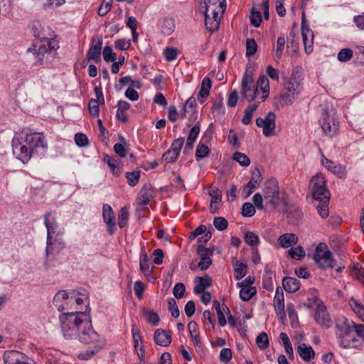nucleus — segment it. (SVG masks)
<instances>
[{"instance_id":"1","label":"nucleus","mask_w":364,"mask_h":364,"mask_svg":"<svg viewBox=\"0 0 364 364\" xmlns=\"http://www.w3.org/2000/svg\"><path fill=\"white\" fill-rule=\"evenodd\" d=\"M59 321L65 339H77L85 344L99 341V334L93 329L90 315L85 312L63 313Z\"/></svg>"},{"instance_id":"2","label":"nucleus","mask_w":364,"mask_h":364,"mask_svg":"<svg viewBox=\"0 0 364 364\" xmlns=\"http://www.w3.org/2000/svg\"><path fill=\"white\" fill-rule=\"evenodd\" d=\"M12 147L16 157L23 163H27L34 155H43L47 149V143L42 133H26L23 141L14 137Z\"/></svg>"},{"instance_id":"3","label":"nucleus","mask_w":364,"mask_h":364,"mask_svg":"<svg viewBox=\"0 0 364 364\" xmlns=\"http://www.w3.org/2000/svg\"><path fill=\"white\" fill-rule=\"evenodd\" d=\"M226 9L225 0H202L198 12L203 15L206 29L213 33L218 30L220 18Z\"/></svg>"},{"instance_id":"4","label":"nucleus","mask_w":364,"mask_h":364,"mask_svg":"<svg viewBox=\"0 0 364 364\" xmlns=\"http://www.w3.org/2000/svg\"><path fill=\"white\" fill-rule=\"evenodd\" d=\"M58 48V42L55 39L42 38L38 44L28 48L27 53L33 55L35 66H47L56 58Z\"/></svg>"},{"instance_id":"5","label":"nucleus","mask_w":364,"mask_h":364,"mask_svg":"<svg viewBox=\"0 0 364 364\" xmlns=\"http://www.w3.org/2000/svg\"><path fill=\"white\" fill-rule=\"evenodd\" d=\"M355 323L345 317L338 318L336 323V334L338 342L343 348H355L358 346L353 327Z\"/></svg>"},{"instance_id":"6","label":"nucleus","mask_w":364,"mask_h":364,"mask_svg":"<svg viewBox=\"0 0 364 364\" xmlns=\"http://www.w3.org/2000/svg\"><path fill=\"white\" fill-rule=\"evenodd\" d=\"M263 195L267 204H269L273 209H276L280 203L287 204L284 194L279 191L276 178H269L264 183Z\"/></svg>"},{"instance_id":"7","label":"nucleus","mask_w":364,"mask_h":364,"mask_svg":"<svg viewBox=\"0 0 364 364\" xmlns=\"http://www.w3.org/2000/svg\"><path fill=\"white\" fill-rule=\"evenodd\" d=\"M301 90L299 78L294 73H292L290 78L287 79L284 85V88L280 94V100L283 105L292 104Z\"/></svg>"},{"instance_id":"8","label":"nucleus","mask_w":364,"mask_h":364,"mask_svg":"<svg viewBox=\"0 0 364 364\" xmlns=\"http://www.w3.org/2000/svg\"><path fill=\"white\" fill-rule=\"evenodd\" d=\"M320 123L326 135L333 137L338 134L340 122L333 109H323Z\"/></svg>"},{"instance_id":"9","label":"nucleus","mask_w":364,"mask_h":364,"mask_svg":"<svg viewBox=\"0 0 364 364\" xmlns=\"http://www.w3.org/2000/svg\"><path fill=\"white\" fill-rule=\"evenodd\" d=\"M310 183L312 196L315 200L325 199L326 201H329L330 192L326 188V182L321 173H317L313 176Z\"/></svg>"},{"instance_id":"10","label":"nucleus","mask_w":364,"mask_h":364,"mask_svg":"<svg viewBox=\"0 0 364 364\" xmlns=\"http://www.w3.org/2000/svg\"><path fill=\"white\" fill-rule=\"evenodd\" d=\"M241 87V94L247 101L251 102L257 97V88L255 87L252 71H245L242 76Z\"/></svg>"},{"instance_id":"11","label":"nucleus","mask_w":364,"mask_h":364,"mask_svg":"<svg viewBox=\"0 0 364 364\" xmlns=\"http://www.w3.org/2000/svg\"><path fill=\"white\" fill-rule=\"evenodd\" d=\"M65 247V241L60 237H52L50 241L46 238V247L45 250L44 268L48 270L50 267L49 257L52 255H58Z\"/></svg>"},{"instance_id":"12","label":"nucleus","mask_w":364,"mask_h":364,"mask_svg":"<svg viewBox=\"0 0 364 364\" xmlns=\"http://www.w3.org/2000/svg\"><path fill=\"white\" fill-rule=\"evenodd\" d=\"M314 260L321 268L333 267L334 261L332 258V253L330 250H326V245L324 244L321 243L316 247Z\"/></svg>"},{"instance_id":"13","label":"nucleus","mask_w":364,"mask_h":364,"mask_svg":"<svg viewBox=\"0 0 364 364\" xmlns=\"http://www.w3.org/2000/svg\"><path fill=\"white\" fill-rule=\"evenodd\" d=\"M44 224L47 230L46 238H48V241H50L53 236L61 237L64 235V228L60 227L55 213L46 212L45 213Z\"/></svg>"},{"instance_id":"14","label":"nucleus","mask_w":364,"mask_h":364,"mask_svg":"<svg viewBox=\"0 0 364 364\" xmlns=\"http://www.w3.org/2000/svg\"><path fill=\"white\" fill-rule=\"evenodd\" d=\"M276 115L273 112H269L264 118L258 117L256 119V125L263 129V134L267 136L275 134L274 129Z\"/></svg>"},{"instance_id":"15","label":"nucleus","mask_w":364,"mask_h":364,"mask_svg":"<svg viewBox=\"0 0 364 364\" xmlns=\"http://www.w3.org/2000/svg\"><path fill=\"white\" fill-rule=\"evenodd\" d=\"M317 301L320 306L316 309L314 319L316 323L323 328H328L332 325V321L327 311L326 307L323 305L322 301L319 299H314Z\"/></svg>"},{"instance_id":"16","label":"nucleus","mask_w":364,"mask_h":364,"mask_svg":"<svg viewBox=\"0 0 364 364\" xmlns=\"http://www.w3.org/2000/svg\"><path fill=\"white\" fill-rule=\"evenodd\" d=\"M70 291L60 290L53 297V303L59 311L72 309Z\"/></svg>"},{"instance_id":"17","label":"nucleus","mask_w":364,"mask_h":364,"mask_svg":"<svg viewBox=\"0 0 364 364\" xmlns=\"http://www.w3.org/2000/svg\"><path fill=\"white\" fill-rule=\"evenodd\" d=\"M4 364H32V361L23 353L16 351H6L4 354Z\"/></svg>"},{"instance_id":"18","label":"nucleus","mask_w":364,"mask_h":364,"mask_svg":"<svg viewBox=\"0 0 364 364\" xmlns=\"http://www.w3.org/2000/svg\"><path fill=\"white\" fill-rule=\"evenodd\" d=\"M102 47V39L99 38L97 40L92 39L89 50L86 54V60L87 61L93 60L95 63L100 62V55Z\"/></svg>"},{"instance_id":"19","label":"nucleus","mask_w":364,"mask_h":364,"mask_svg":"<svg viewBox=\"0 0 364 364\" xmlns=\"http://www.w3.org/2000/svg\"><path fill=\"white\" fill-rule=\"evenodd\" d=\"M102 217L107 224L108 233L110 235H113L116 231V223L113 210L109 204L103 205Z\"/></svg>"},{"instance_id":"20","label":"nucleus","mask_w":364,"mask_h":364,"mask_svg":"<svg viewBox=\"0 0 364 364\" xmlns=\"http://www.w3.org/2000/svg\"><path fill=\"white\" fill-rule=\"evenodd\" d=\"M274 306L277 315L281 319H283L286 316L284 311V297L282 290L279 287L276 289L274 298Z\"/></svg>"},{"instance_id":"21","label":"nucleus","mask_w":364,"mask_h":364,"mask_svg":"<svg viewBox=\"0 0 364 364\" xmlns=\"http://www.w3.org/2000/svg\"><path fill=\"white\" fill-rule=\"evenodd\" d=\"M154 339L157 345L166 347L171 343V332L162 328H158L154 332Z\"/></svg>"},{"instance_id":"22","label":"nucleus","mask_w":364,"mask_h":364,"mask_svg":"<svg viewBox=\"0 0 364 364\" xmlns=\"http://www.w3.org/2000/svg\"><path fill=\"white\" fill-rule=\"evenodd\" d=\"M153 192L151 185H144L138 196V205L140 206L146 205L149 203L151 198L154 197Z\"/></svg>"},{"instance_id":"23","label":"nucleus","mask_w":364,"mask_h":364,"mask_svg":"<svg viewBox=\"0 0 364 364\" xmlns=\"http://www.w3.org/2000/svg\"><path fill=\"white\" fill-rule=\"evenodd\" d=\"M237 284L240 287V298L244 301L250 300L257 293L255 287L245 285V282H238Z\"/></svg>"},{"instance_id":"24","label":"nucleus","mask_w":364,"mask_h":364,"mask_svg":"<svg viewBox=\"0 0 364 364\" xmlns=\"http://www.w3.org/2000/svg\"><path fill=\"white\" fill-rule=\"evenodd\" d=\"M257 91L260 90L262 92V95L260 97L262 101H265L269 96V82L268 78L265 75L259 76L257 82Z\"/></svg>"},{"instance_id":"25","label":"nucleus","mask_w":364,"mask_h":364,"mask_svg":"<svg viewBox=\"0 0 364 364\" xmlns=\"http://www.w3.org/2000/svg\"><path fill=\"white\" fill-rule=\"evenodd\" d=\"M322 164L328 171L337 175L339 178H343L345 176V168L341 165H336L333 161L326 158L322 160Z\"/></svg>"},{"instance_id":"26","label":"nucleus","mask_w":364,"mask_h":364,"mask_svg":"<svg viewBox=\"0 0 364 364\" xmlns=\"http://www.w3.org/2000/svg\"><path fill=\"white\" fill-rule=\"evenodd\" d=\"M282 285L287 292L294 293L299 289L301 284L296 278L285 277L282 280Z\"/></svg>"},{"instance_id":"27","label":"nucleus","mask_w":364,"mask_h":364,"mask_svg":"<svg viewBox=\"0 0 364 364\" xmlns=\"http://www.w3.org/2000/svg\"><path fill=\"white\" fill-rule=\"evenodd\" d=\"M196 285L193 288L195 294H200L205 290L206 288L212 285V280L210 277L205 276L204 277H197L196 278Z\"/></svg>"},{"instance_id":"28","label":"nucleus","mask_w":364,"mask_h":364,"mask_svg":"<svg viewBox=\"0 0 364 364\" xmlns=\"http://www.w3.org/2000/svg\"><path fill=\"white\" fill-rule=\"evenodd\" d=\"M117 111L116 118L117 120L126 123L128 121V117L125 111L130 108V104L124 100H119L117 103Z\"/></svg>"},{"instance_id":"29","label":"nucleus","mask_w":364,"mask_h":364,"mask_svg":"<svg viewBox=\"0 0 364 364\" xmlns=\"http://www.w3.org/2000/svg\"><path fill=\"white\" fill-rule=\"evenodd\" d=\"M297 352L300 357L306 362L312 360L315 356V352L311 346L301 343L298 346Z\"/></svg>"},{"instance_id":"30","label":"nucleus","mask_w":364,"mask_h":364,"mask_svg":"<svg viewBox=\"0 0 364 364\" xmlns=\"http://www.w3.org/2000/svg\"><path fill=\"white\" fill-rule=\"evenodd\" d=\"M298 237L293 233H285L278 238V242L282 247L287 248L295 245L298 242Z\"/></svg>"},{"instance_id":"31","label":"nucleus","mask_w":364,"mask_h":364,"mask_svg":"<svg viewBox=\"0 0 364 364\" xmlns=\"http://www.w3.org/2000/svg\"><path fill=\"white\" fill-rule=\"evenodd\" d=\"M93 343H95V346L93 349H87L84 351L80 352L78 354V358L80 360H89L94 355H95L100 349L102 348L104 346V342L103 341L100 340V337L99 336V341L98 342H94Z\"/></svg>"},{"instance_id":"32","label":"nucleus","mask_w":364,"mask_h":364,"mask_svg":"<svg viewBox=\"0 0 364 364\" xmlns=\"http://www.w3.org/2000/svg\"><path fill=\"white\" fill-rule=\"evenodd\" d=\"M200 133V126L199 124L194 125L190 130L186 143V148L183 150V153H186V149L191 150L194 146V143Z\"/></svg>"},{"instance_id":"33","label":"nucleus","mask_w":364,"mask_h":364,"mask_svg":"<svg viewBox=\"0 0 364 364\" xmlns=\"http://www.w3.org/2000/svg\"><path fill=\"white\" fill-rule=\"evenodd\" d=\"M161 32L166 36L171 35L175 28V21L172 18H164L160 23Z\"/></svg>"},{"instance_id":"34","label":"nucleus","mask_w":364,"mask_h":364,"mask_svg":"<svg viewBox=\"0 0 364 364\" xmlns=\"http://www.w3.org/2000/svg\"><path fill=\"white\" fill-rule=\"evenodd\" d=\"M235 272V278L237 280H240L243 278L247 274V264L244 262L235 260L232 262Z\"/></svg>"},{"instance_id":"35","label":"nucleus","mask_w":364,"mask_h":364,"mask_svg":"<svg viewBox=\"0 0 364 364\" xmlns=\"http://www.w3.org/2000/svg\"><path fill=\"white\" fill-rule=\"evenodd\" d=\"M103 161L110 168L114 175H119V173H121V169L119 165V162L118 161V160L114 159L112 156L108 154H105L103 157Z\"/></svg>"},{"instance_id":"36","label":"nucleus","mask_w":364,"mask_h":364,"mask_svg":"<svg viewBox=\"0 0 364 364\" xmlns=\"http://www.w3.org/2000/svg\"><path fill=\"white\" fill-rule=\"evenodd\" d=\"M79 295H80V294L78 292H76L75 291H70V296L73 299L72 301H71V306L73 308V306H76L75 311H80L79 309L80 308H79L78 306H81L84 305L85 303H87L86 306H87V305H88V301H87L88 297L87 296H85L84 298H80L78 296Z\"/></svg>"},{"instance_id":"37","label":"nucleus","mask_w":364,"mask_h":364,"mask_svg":"<svg viewBox=\"0 0 364 364\" xmlns=\"http://www.w3.org/2000/svg\"><path fill=\"white\" fill-rule=\"evenodd\" d=\"M245 242L251 247L257 248L259 244L260 240L259 236L253 231H247L244 235Z\"/></svg>"},{"instance_id":"38","label":"nucleus","mask_w":364,"mask_h":364,"mask_svg":"<svg viewBox=\"0 0 364 364\" xmlns=\"http://www.w3.org/2000/svg\"><path fill=\"white\" fill-rule=\"evenodd\" d=\"M119 142L114 145V151L121 158H124L127 154V151L125 148L127 146V141L122 135H119Z\"/></svg>"},{"instance_id":"39","label":"nucleus","mask_w":364,"mask_h":364,"mask_svg":"<svg viewBox=\"0 0 364 364\" xmlns=\"http://www.w3.org/2000/svg\"><path fill=\"white\" fill-rule=\"evenodd\" d=\"M258 107L257 103H254L248 106L245 111V114L242 119V124L247 125L251 123L253 112L257 109Z\"/></svg>"},{"instance_id":"40","label":"nucleus","mask_w":364,"mask_h":364,"mask_svg":"<svg viewBox=\"0 0 364 364\" xmlns=\"http://www.w3.org/2000/svg\"><path fill=\"white\" fill-rule=\"evenodd\" d=\"M212 86V81L209 77H204L202 84L200 90L199 92V95L201 97H207L210 93V89Z\"/></svg>"},{"instance_id":"41","label":"nucleus","mask_w":364,"mask_h":364,"mask_svg":"<svg viewBox=\"0 0 364 364\" xmlns=\"http://www.w3.org/2000/svg\"><path fill=\"white\" fill-rule=\"evenodd\" d=\"M232 159L244 167H247L250 164L249 157L246 154L239 151H237L233 154Z\"/></svg>"},{"instance_id":"42","label":"nucleus","mask_w":364,"mask_h":364,"mask_svg":"<svg viewBox=\"0 0 364 364\" xmlns=\"http://www.w3.org/2000/svg\"><path fill=\"white\" fill-rule=\"evenodd\" d=\"M144 316L146 318L147 322L151 323L154 326H156L159 322V315L152 310L144 309Z\"/></svg>"},{"instance_id":"43","label":"nucleus","mask_w":364,"mask_h":364,"mask_svg":"<svg viewBox=\"0 0 364 364\" xmlns=\"http://www.w3.org/2000/svg\"><path fill=\"white\" fill-rule=\"evenodd\" d=\"M141 172L139 171H134L132 172L126 173V178L127 179L128 184L131 186H135L139 181Z\"/></svg>"},{"instance_id":"44","label":"nucleus","mask_w":364,"mask_h":364,"mask_svg":"<svg viewBox=\"0 0 364 364\" xmlns=\"http://www.w3.org/2000/svg\"><path fill=\"white\" fill-rule=\"evenodd\" d=\"M209 196L211 197L210 203L220 204L222 200V191L216 188L211 187L209 192Z\"/></svg>"},{"instance_id":"45","label":"nucleus","mask_w":364,"mask_h":364,"mask_svg":"<svg viewBox=\"0 0 364 364\" xmlns=\"http://www.w3.org/2000/svg\"><path fill=\"white\" fill-rule=\"evenodd\" d=\"M209 148L203 144H199L196 147V159L199 161L209 154Z\"/></svg>"},{"instance_id":"46","label":"nucleus","mask_w":364,"mask_h":364,"mask_svg":"<svg viewBox=\"0 0 364 364\" xmlns=\"http://www.w3.org/2000/svg\"><path fill=\"white\" fill-rule=\"evenodd\" d=\"M256 343L261 350L266 349L269 346V338L265 332H262L256 338Z\"/></svg>"},{"instance_id":"47","label":"nucleus","mask_w":364,"mask_h":364,"mask_svg":"<svg viewBox=\"0 0 364 364\" xmlns=\"http://www.w3.org/2000/svg\"><path fill=\"white\" fill-rule=\"evenodd\" d=\"M256 208L249 202L245 203L242 206V215L243 217H252L256 213Z\"/></svg>"},{"instance_id":"48","label":"nucleus","mask_w":364,"mask_h":364,"mask_svg":"<svg viewBox=\"0 0 364 364\" xmlns=\"http://www.w3.org/2000/svg\"><path fill=\"white\" fill-rule=\"evenodd\" d=\"M289 255L291 257V258L295 259H301L305 257V251L301 246H298L296 247H291L288 251Z\"/></svg>"},{"instance_id":"49","label":"nucleus","mask_w":364,"mask_h":364,"mask_svg":"<svg viewBox=\"0 0 364 364\" xmlns=\"http://www.w3.org/2000/svg\"><path fill=\"white\" fill-rule=\"evenodd\" d=\"M319 204L316 205V209L318 214L322 218H326L328 215V202L326 201L325 199L318 200Z\"/></svg>"},{"instance_id":"50","label":"nucleus","mask_w":364,"mask_h":364,"mask_svg":"<svg viewBox=\"0 0 364 364\" xmlns=\"http://www.w3.org/2000/svg\"><path fill=\"white\" fill-rule=\"evenodd\" d=\"M104 60L106 62H114L117 59V55L112 51V48L109 46L104 47L102 50Z\"/></svg>"},{"instance_id":"51","label":"nucleus","mask_w":364,"mask_h":364,"mask_svg":"<svg viewBox=\"0 0 364 364\" xmlns=\"http://www.w3.org/2000/svg\"><path fill=\"white\" fill-rule=\"evenodd\" d=\"M353 52L350 48L341 49L338 53V60L345 63L350 60L353 57Z\"/></svg>"},{"instance_id":"52","label":"nucleus","mask_w":364,"mask_h":364,"mask_svg":"<svg viewBox=\"0 0 364 364\" xmlns=\"http://www.w3.org/2000/svg\"><path fill=\"white\" fill-rule=\"evenodd\" d=\"M213 249L207 248L203 245H200L197 248V254L201 259H206V257H210L213 254Z\"/></svg>"},{"instance_id":"53","label":"nucleus","mask_w":364,"mask_h":364,"mask_svg":"<svg viewBox=\"0 0 364 364\" xmlns=\"http://www.w3.org/2000/svg\"><path fill=\"white\" fill-rule=\"evenodd\" d=\"M164 55L167 61H173L177 58L178 50L174 47H166L164 50Z\"/></svg>"},{"instance_id":"54","label":"nucleus","mask_w":364,"mask_h":364,"mask_svg":"<svg viewBox=\"0 0 364 364\" xmlns=\"http://www.w3.org/2000/svg\"><path fill=\"white\" fill-rule=\"evenodd\" d=\"M257 49V44L255 39L247 38L246 41V55H253Z\"/></svg>"},{"instance_id":"55","label":"nucleus","mask_w":364,"mask_h":364,"mask_svg":"<svg viewBox=\"0 0 364 364\" xmlns=\"http://www.w3.org/2000/svg\"><path fill=\"white\" fill-rule=\"evenodd\" d=\"M132 333L134 340V348H137V346L142 345V338L139 330L134 324L132 325Z\"/></svg>"},{"instance_id":"56","label":"nucleus","mask_w":364,"mask_h":364,"mask_svg":"<svg viewBox=\"0 0 364 364\" xmlns=\"http://www.w3.org/2000/svg\"><path fill=\"white\" fill-rule=\"evenodd\" d=\"M250 18L251 24L254 26L259 27L261 25L262 18L261 12L259 11H256L253 9L252 10Z\"/></svg>"},{"instance_id":"57","label":"nucleus","mask_w":364,"mask_h":364,"mask_svg":"<svg viewBox=\"0 0 364 364\" xmlns=\"http://www.w3.org/2000/svg\"><path fill=\"white\" fill-rule=\"evenodd\" d=\"M129 213L126 208H122L118 216V225L120 228H123L127 223Z\"/></svg>"},{"instance_id":"58","label":"nucleus","mask_w":364,"mask_h":364,"mask_svg":"<svg viewBox=\"0 0 364 364\" xmlns=\"http://www.w3.org/2000/svg\"><path fill=\"white\" fill-rule=\"evenodd\" d=\"M213 225L218 230L223 231L228 228V223L223 217H216L214 218Z\"/></svg>"},{"instance_id":"59","label":"nucleus","mask_w":364,"mask_h":364,"mask_svg":"<svg viewBox=\"0 0 364 364\" xmlns=\"http://www.w3.org/2000/svg\"><path fill=\"white\" fill-rule=\"evenodd\" d=\"M76 144L80 147L88 146L89 140L87 136L82 133H77L74 137Z\"/></svg>"},{"instance_id":"60","label":"nucleus","mask_w":364,"mask_h":364,"mask_svg":"<svg viewBox=\"0 0 364 364\" xmlns=\"http://www.w3.org/2000/svg\"><path fill=\"white\" fill-rule=\"evenodd\" d=\"M88 109H89L90 114L92 117H97L100 113V107L98 105V101H96L95 99L90 100L89 104H88Z\"/></svg>"},{"instance_id":"61","label":"nucleus","mask_w":364,"mask_h":364,"mask_svg":"<svg viewBox=\"0 0 364 364\" xmlns=\"http://www.w3.org/2000/svg\"><path fill=\"white\" fill-rule=\"evenodd\" d=\"M179 154L169 149L162 156V159L167 163L174 162L178 157Z\"/></svg>"},{"instance_id":"62","label":"nucleus","mask_w":364,"mask_h":364,"mask_svg":"<svg viewBox=\"0 0 364 364\" xmlns=\"http://www.w3.org/2000/svg\"><path fill=\"white\" fill-rule=\"evenodd\" d=\"M285 39L284 37H279L277 41V48L275 50V57L277 59L279 60L282 57L283 50L285 46Z\"/></svg>"},{"instance_id":"63","label":"nucleus","mask_w":364,"mask_h":364,"mask_svg":"<svg viewBox=\"0 0 364 364\" xmlns=\"http://www.w3.org/2000/svg\"><path fill=\"white\" fill-rule=\"evenodd\" d=\"M186 287L183 283L178 282L175 284L173 289V294L176 299H181L185 293Z\"/></svg>"},{"instance_id":"64","label":"nucleus","mask_w":364,"mask_h":364,"mask_svg":"<svg viewBox=\"0 0 364 364\" xmlns=\"http://www.w3.org/2000/svg\"><path fill=\"white\" fill-rule=\"evenodd\" d=\"M168 310L171 314V316L174 318H178L180 315V311L176 300L173 298L168 300Z\"/></svg>"}]
</instances>
